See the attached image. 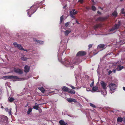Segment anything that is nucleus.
Listing matches in <instances>:
<instances>
[{
  "mask_svg": "<svg viewBox=\"0 0 125 125\" xmlns=\"http://www.w3.org/2000/svg\"><path fill=\"white\" fill-rule=\"evenodd\" d=\"M62 89L64 91H68V88L65 86H63L62 88Z\"/></svg>",
  "mask_w": 125,
  "mask_h": 125,
  "instance_id": "24",
  "label": "nucleus"
},
{
  "mask_svg": "<svg viewBox=\"0 0 125 125\" xmlns=\"http://www.w3.org/2000/svg\"><path fill=\"white\" fill-rule=\"evenodd\" d=\"M123 89L125 91V87H123Z\"/></svg>",
  "mask_w": 125,
  "mask_h": 125,
  "instance_id": "46",
  "label": "nucleus"
},
{
  "mask_svg": "<svg viewBox=\"0 0 125 125\" xmlns=\"http://www.w3.org/2000/svg\"><path fill=\"white\" fill-rule=\"evenodd\" d=\"M38 89L41 91L42 92V93H44L45 91L44 89L42 87H38Z\"/></svg>",
  "mask_w": 125,
  "mask_h": 125,
  "instance_id": "23",
  "label": "nucleus"
},
{
  "mask_svg": "<svg viewBox=\"0 0 125 125\" xmlns=\"http://www.w3.org/2000/svg\"><path fill=\"white\" fill-rule=\"evenodd\" d=\"M71 32V30H66L65 31H63L64 33V35L66 36H68L69 34Z\"/></svg>",
  "mask_w": 125,
  "mask_h": 125,
  "instance_id": "10",
  "label": "nucleus"
},
{
  "mask_svg": "<svg viewBox=\"0 0 125 125\" xmlns=\"http://www.w3.org/2000/svg\"><path fill=\"white\" fill-rule=\"evenodd\" d=\"M76 22H77V23H78V22L77 21H76Z\"/></svg>",
  "mask_w": 125,
  "mask_h": 125,
  "instance_id": "54",
  "label": "nucleus"
},
{
  "mask_svg": "<svg viewBox=\"0 0 125 125\" xmlns=\"http://www.w3.org/2000/svg\"><path fill=\"white\" fill-rule=\"evenodd\" d=\"M92 44H89L88 45L89 49H90V48H91L92 47Z\"/></svg>",
  "mask_w": 125,
  "mask_h": 125,
  "instance_id": "38",
  "label": "nucleus"
},
{
  "mask_svg": "<svg viewBox=\"0 0 125 125\" xmlns=\"http://www.w3.org/2000/svg\"><path fill=\"white\" fill-rule=\"evenodd\" d=\"M99 26V25H96L94 27V29L95 30L96 29L98 28Z\"/></svg>",
  "mask_w": 125,
  "mask_h": 125,
  "instance_id": "36",
  "label": "nucleus"
},
{
  "mask_svg": "<svg viewBox=\"0 0 125 125\" xmlns=\"http://www.w3.org/2000/svg\"><path fill=\"white\" fill-rule=\"evenodd\" d=\"M40 104H38L36 103H35V105L33 107V108L36 110H37L39 108L38 106Z\"/></svg>",
  "mask_w": 125,
  "mask_h": 125,
  "instance_id": "19",
  "label": "nucleus"
},
{
  "mask_svg": "<svg viewBox=\"0 0 125 125\" xmlns=\"http://www.w3.org/2000/svg\"><path fill=\"white\" fill-rule=\"evenodd\" d=\"M109 74H110L112 72V71L110 70L108 72Z\"/></svg>",
  "mask_w": 125,
  "mask_h": 125,
  "instance_id": "40",
  "label": "nucleus"
},
{
  "mask_svg": "<svg viewBox=\"0 0 125 125\" xmlns=\"http://www.w3.org/2000/svg\"><path fill=\"white\" fill-rule=\"evenodd\" d=\"M5 110L7 112H8L9 113V114L10 115H11V109H9L8 108H5Z\"/></svg>",
  "mask_w": 125,
  "mask_h": 125,
  "instance_id": "15",
  "label": "nucleus"
},
{
  "mask_svg": "<svg viewBox=\"0 0 125 125\" xmlns=\"http://www.w3.org/2000/svg\"><path fill=\"white\" fill-rule=\"evenodd\" d=\"M98 90V88L96 86H94L92 88V91L94 92H95Z\"/></svg>",
  "mask_w": 125,
  "mask_h": 125,
  "instance_id": "22",
  "label": "nucleus"
},
{
  "mask_svg": "<svg viewBox=\"0 0 125 125\" xmlns=\"http://www.w3.org/2000/svg\"><path fill=\"white\" fill-rule=\"evenodd\" d=\"M124 67L122 66L121 67L120 65H119L117 67L116 69V70L118 71L121 70L122 69H123Z\"/></svg>",
  "mask_w": 125,
  "mask_h": 125,
  "instance_id": "16",
  "label": "nucleus"
},
{
  "mask_svg": "<svg viewBox=\"0 0 125 125\" xmlns=\"http://www.w3.org/2000/svg\"><path fill=\"white\" fill-rule=\"evenodd\" d=\"M34 41H35V42H36L38 44H42L43 42L42 41L37 40H36L35 39H34Z\"/></svg>",
  "mask_w": 125,
  "mask_h": 125,
  "instance_id": "18",
  "label": "nucleus"
},
{
  "mask_svg": "<svg viewBox=\"0 0 125 125\" xmlns=\"http://www.w3.org/2000/svg\"><path fill=\"white\" fill-rule=\"evenodd\" d=\"M76 61L75 59H74L73 61V62H71V61H70L69 60L66 59L65 61L64 62H63L65 66L67 67L70 66L72 68H73V66H71L72 65L75 63V62Z\"/></svg>",
  "mask_w": 125,
  "mask_h": 125,
  "instance_id": "2",
  "label": "nucleus"
},
{
  "mask_svg": "<svg viewBox=\"0 0 125 125\" xmlns=\"http://www.w3.org/2000/svg\"><path fill=\"white\" fill-rule=\"evenodd\" d=\"M94 0H92V1L93 2H94Z\"/></svg>",
  "mask_w": 125,
  "mask_h": 125,
  "instance_id": "52",
  "label": "nucleus"
},
{
  "mask_svg": "<svg viewBox=\"0 0 125 125\" xmlns=\"http://www.w3.org/2000/svg\"><path fill=\"white\" fill-rule=\"evenodd\" d=\"M13 44L15 47H17L20 50H23V48L21 44H18L16 42H14Z\"/></svg>",
  "mask_w": 125,
  "mask_h": 125,
  "instance_id": "5",
  "label": "nucleus"
},
{
  "mask_svg": "<svg viewBox=\"0 0 125 125\" xmlns=\"http://www.w3.org/2000/svg\"><path fill=\"white\" fill-rule=\"evenodd\" d=\"M63 16L62 15L60 17V23L62 22V21H63Z\"/></svg>",
  "mask_w": 125,
  "mask_h": 125,
  "instance_id": "32",
  "label": "nucleus"
},
{
  "mask_svg": "<svg viewBox=\"0 0 125 125\" xmlns=\"http://www.w3.org/2000/svg\"><path fill=\"white\" fill-rule=\"evenodd\" d=\"M86 54V52L84 51H81L79 52L77 54V56H83Z\"/></svg>",
  "mask_w": 125,
  "mask_h": 125,
  "instance_id": "7",
  "label": "nucleus"
},
{
  "mask_svg": "<svg viewBox=\"0 0 125 125\" xmlns=\"http://www.w3.org/2000/svg\"><path fill=\"white\" fill-rule=\"evenodd\" d=\"M11 77L12 76L11 75L6 76H3V79H11Z\"/></svg>",
  "mask_w": 125,
  "mask_h": 125,
  "instance_id": "25",
  "label": "nucleus"
},
{
  "mask_svg": "<svg viewBox=\"0 0 125 125\" xmlns=\"http://www.w3.org/2000/svg\"><path fill=\"white\" fill-rule=\"evenodd\" d=\"M30 67L27 65H26L24 67V71L26 72H28L29 71Z\"/></svg>",
  "mask_w": 125,
  "mask_h": 125,
  "instance_id": "14",
  "label": "nucleus"
},
{
  "mask_svg": "<svg viewBox=\"0 0 125 125\" xmlns=\"http://www.w3.org/2000/svg\"><path fill=\"white\" fill-rule=\"evenodd\" d=\"M116 70H113V71L114 73H115L116 71Z\"/></svg>",
  "mask_w": 125,
  "mask_h": 125,
  "instance_id": "44",
  "label": "nucleus"
},
{
  "mask_svg": "<svg viewBox=\"0 0 125 125\" xmlns=\"http://www.w3.org/2000/svg\"><path fill=\"white\" fill-rule=\"evenodd\" d=\"M71 23L70 22H68L66 23L65 24V26L66 27H68L69 25Z\"/></svg>",
  "mask_w": 125,
  "mask_h": 125,
  "instance_id": "31",
  "label": "nucleus"
},
{
  "mask_svg": "<svg viewBox=\"0 0 125 125\" xmlns=\"http://www.w3.org/2000/svg\"><path fill=\"white\" fill-rule=\"evenodd\" d=\"M101 84L103 89L104 90H106V86L107 84L106 83L102 81H101Z\"/></svg>",
  "mask_w": 125,
  "mask_h": 125,
  "instance_id": "9",
  "label": "nucleus"
},
{
  "mask_svg": "<svg viewBox=\"0 0 125 125\" xmlns=\"http://www.w3.org/2000/svg\"><path fill=\"white\" fill-rule=\"evenodd\" d=\"M121 0V1L122 0Z\"/></svg>",
  "mask_w": 125,
  "mask_h": 125,
  "instance_id": "56",
  "label": "nucleus"
},
{
  "mask_svg": "<svg viewBox=\"0 0 125 125\" xmlns=\"http://www.w3.org/2000/svg\"><path fill=\"white\" fill-rule=\"evenodd\" d=\"M32 111V109L31 108H29L28 110V111H27V114H29L31 112V111Z\"/></svg>",
  "mask_w": 125,
  "mask_h": 125,
  "instance_id": "30",
  "label": "nucleus"
},
{
  "mask_svg": "<svg viewBox=\"0 0 125 125\" xmlns=\"http://www.w3.org/2000/svg\"><path fill=\"white\" fill-rule=\"evenodd\" d=\"M12 76L11 77V79H12L14 81H19L23 80L24 79L21 78H20L17 76H15L13 75H11Z\"/></svg>",
  "mask_w": 125,
  "mask_h": 125,
  "instance_id": "4",
  "label": "nucleus"
},
{
  "mask_svg": "<svg viewBox=\"0 0 125 125\" xmlns=\"http://www.w3.org/2000/svg\"><path fill=\"white\" fill-rule=\"evenodd\" d=\"M94 84V81H93L91 83V84L90 86L91 87H92Z\"/></svg>",
  "mask_w": 125,
  "mask_h": 125,
  "instance_id": "37",
  "label": "nucleus"
},
{
  "mask_svg": "<svg viewBox=\"0 0 125 125\" xmlns=\"http://www.w3.org/2000/svg\"><path fill=\"white\" fill-rule=\"evenodd\" d=\"M90 106L94 108H95L96 107L95 105H94L93 104L90 103Z\"/></svg>",
  "mask_w": 125,
  "mask_h": 125,
  "instance_id": "33",
  "label": "nucleus"
},
{
  "mask_svg": "<svg viewBox=\"0 0 125 125\" xmlns=\"http://www.w3.org/2000/svg\"><path fill=\"white\" fill-rule=\"evenodd\" d=\"M28 59L29 58H26V57H25L24 56H23L21 58V59L23 61H27Z\"/></svg>",
  "mask_w": 125,
  "mask_h": 125,
  "instance_id": "21",
  "label": "nucleus"
},
{
  "mask_svg": "<svg viewBox=\"0 0 125 125\" xmlns=\"http://www.w3.org/2000/svg\"><path fill=\"white\" fill-rule=\"evenodd\" d=\"M109 86L110 89V92L111 94L113 93V92H112V91H113L116 89L117 86L116 84H115L114 83H110Z\"/></svg>",
  "mask_w": 125,
  "mask_h": 125,
  "instance_id": "3",
  "label": "nucleus"
},
{
  "mask_svg": "<svg viewBox=\"0 0 125 125\" xmlns=\"http://www.w3.org/2000/svg\"><path fill=\"white\" fill-rule=\"evenodd\" d=\"M94 3H93V5H94Z\"/></svg>",
  "mask_w": 125,
  "mask_h": 125,
  "instance_id": "55",
  "label": "nucleus"
},
{
  "mask_svg": "<svg viewBox=\"0 0 125 125\" xmlns=\"http://www.w3.org/2000/svg\"><path fill=\"white\" fill-rule=\"evenodd\" d=\"M101 93L102 94L104 95H105L107 94V93L106 90H104V91H101Z\"/></svg>",
  "mask_w": 125,
  "mask_h": 125,
  "instance_id": "27",
  "label": "nucleus"
},
{
  "mask_svg": "<svg viewBox=\"0 0 125 125\" xmlns=\"http://www.w3.org/2000/svg\"><path fill=\"white\" fill-rule=\"evenodd\" d=\"M78 1L81 3H82L83 2V0H79Z\"/></svg>",
  "mask_w": 125,
  "mask_h": 125,
  "instance_id": "39",
  "label": "nucleus"
},
{
  "mask_svg": "<svg viewBox=\"0 0 125 125\" xmlns=\"http://www.w3.org/2000/svg\"><path fill=\"white\" fill-rule=\"evenodd\" d=\"M113 15L115 16H116L117 15V12L115 11L112 13Z\"/></svg>",
  "mask_w": 125,
  "mask_h": 125,
  "instance_id": "29",
  "label": "nucleus"
},
{
  "mask_svg": "<svg viewBox=\"0 0 125 125\" xmlns=\"http://www.w3.org/2000/svg\"><path fill=\"white\" fill-rule=\"evenodd\" d=\"M72 93L75 94V92L74 91H73L72 92H71Z\"/></svg>",
  "mask_w": 125,
  "mask_h": 125,
  "instance_id": "48",
  "label": "nucleus"
},
{
  "mask_svg": "<svg viewBox=\"0 0 125 125\" xmlns=\"http://www.w3.org/2000/svg\"><path fill=\"white\" fill-rule=\"evenodd\" d=\"M105 45L103 44H101L99 45L98 46V48L99 49H104L105 47Z\"/></svg>",
  "mask_w": 125,
  "mask_h": 125,
  "instance_id": "11",
  "label": "nucleus"
},
{
  "mask_svg": "<svg viewBox=\"0 0 125 125\" xmlns=\"http://www.w3.org/2000/svg\"><path fill=\"white\" fill-rule=\"evenodd\" d=\"M100 8L102 10H103V8Z\"/></svg>",
  "mask_w": 125,
  "mask_h": 125,
  "instance_id": "53",
  "label": "nucleus"
},
{
  "mask_svg": "<svg viewBox=\"0 0 125 125\" xmlns=\"http://www.w3.org/2000/svg\"><path fill=\"white\" fill-rule=\"evenodd\" d=\"M65 7H65H65L64 6V7H63V8H65Z\"/></svg>",
  "mask_w": 125,
  "mask_h": 125,
  "instance_id": "50",
  "label": "nucleus"
},
{
  "mask_svg": "<svg viewBox=\"0 0 125 125\" xmlns=\"http://www.w3.org/2000/svg\"><path fill=\"white\" fill-rule=\"evenodd\" d=\"M123 118L121 117H118L117 119V121L119 122H120L122 121Z\"/></svg>",
  "mask_w": 125,
  "mask_h": 125,
  "instance_id": "20",
  "label": "nucleus"
},
{
  "mask_svg": "<svg viewBox=\"0 0 125 125\" xmlns=\"http://www.w3.org/2000/svg\"><path fill=\"white\" fill-rule=\"evenodd\" d=\"M14 71L15 72L19 74H22L23 73V71L19 69L14 68Z\"/></svg>",
  "mask_w": 125,
  "mask_h": 125,
  "instance_id": "8",
  "label": "nucleus"
},
{
  "mask_svg": "<svg viewBox=\"0 0 125 125\" xmlns=\"http://www.w3.org/2000/svg\"><path fill=\"white\" fill-rule=\"evenodd\" d=\"M97 12V13L98 14H101V13L100 12V11H98Z\"/></svg>",
  "mask_w": 125,
  "mask_h": 125,
  "instance_id": "45",
  "label": "nucleus"
},
{
  "mask_svg": "<svg viewBox=\"0 0 125 125\" xmlns=\"http://www.w3.org/2000/svg\"><path fill=\"white\" fill-rule=\"evenodd\" d=\"M3 118H4L5 119H6L7 118V117L3 115Z\"/></svg>",
  "mask_w": 125,
  "mask_h": 125,
  "instance_id": "43",
  "label": "nucleus"
},
{
  "mask_svg": "<svg viewBox=\"0 0 125 125\" xmlns=\"http://www.w3.org/2000/svg\"><path fill=\"white\" fill-rule=\"evenodd\" d=\"M36 10V6L35 5H33L32 6L30 9L28 10V14L29 15V17H31V15L35 12Z\"/></svg>",
  "mask_w": 125,
  "mask_h": 125,
  "instance_id": "1",
  "label": "nucleus"
},
{
  "mask_svg": "<svg viewBox=\"0 0 125 125\" xmlns=\"http://www.w3.org/2000/svg\"><path fill=\"white\" fill-rule=\"evenodd\" d=\"M104 20V19L102 17H99L98 18L96 21H103Z\"/></svg>",
  "mask_w": 125,
  "mask_h": 125,
  "instance_id": "28",
  "label": "nucleus"
},
{
  "mask_svg": "<svg viewBox=\"0 0 125 125\" xmlns=\"http://www.w3.org/2000/svg\"><path fill=\"white\" fill-rule=\"evenodd\" d=\"M67 100L69 102H76V100L73 98H67Z\"/></svg>",
  "mask_w": 125,
  "mask_h": 125,
  "instance_id": "12",
  "label": "nucleus"
},
{
  "mask_svg": "<svg viewBox=\"0 0 125 125\" xmlns=\"http://www.w3.org/2000/svg\"><path fill=\"white\" fill-rule=\"evenodd\" d=\"M92 9L93 10L95 11L96 10V8L95 6H93L92 7Z\"/></svg>",
  "mask_w": 125,
  "mask_h": 125,
  "instance_id": "34",
  "label": "nucleus"
},
{
  "mask_svg": "<svg viewBox=\"0 0 125 125\" xmlns=\"http://www.w3.org/2000/svg\"><path fill=\"white\" fill-rule=\"evenodd\" d=\"M119 27V25L118 24H115V27L113 28L112 29H111L110 30V31H112L114 30L115 29H117Z\"/></svg>",
  "mask_w": 125,
  "mask_h": 125,
  "instance_id": "17",
  "label": "nucleus"
},
{
  "mask_svg": "<svg viewBox=\"0 0 125 125\" xmlns=\"http://www.w3.org/2000/svg\"><path fill=\"white\" fill-rule=\"evenodd\" d=\"M124 122H125V117L123 118Z\"/></svg>",
  "mask_w": 125,
  "mask_h": 125,
  "instance_id": "49",
  "label": "nucleus"
},
{
  "mask_svg": "<svg viewBox=\"0 0 125 125\" xmlns=\"http://www.w3.org/2000/svg\"><path fill=\"white\" fill-rule=\"evenodd\" d=\"M75 10L73 9L72 10L70 11V16L73 18H74V17L73 15H74L77 13V11H75Z\"/></svg>",
  "mask_w": 125,
  "mask_h": 125,
  "instance_id": "6",
  "label": "nucleus"
},
{
  "mask_svg": "<svg viewBox=\"0 0 125 125\" xmlns=\"http://www.w3.org/2000/svg\"><path fill=\"white\" fill-rule=\"evenodd\" d=\"M124 9H122L121 10V12L122 13L124 14V15L125 16V12H124L123 11H124Z\"/></svg>",
  "mask_w": 125,
  "mask_h": 125,
  "instance_id": "35",
  "label": "nucleus"
},
{
  "mask_svg": "<svg viewBox=\"0 0 125 125\" xmlns=\"http://www.w3.org/2000/svg\"><path fill=\"white\" fill-rule=\"evenodd\" d=\"M71 87H72V88L73 89H75V87L73 86H71Z\"/></svg>",
  "mask_w": 125,
  "mask_h": 125,
  "instance_id": "42",
  "label": "nucleus"
},
{
  "mask_svg": "<svg viewBox=\"0 0 125 125\" xmlns=\"http://www.w3.org/2000/svg\"><path fill=\"white\" fill-rule=\"evenodd\" d=\"M86 100L87 101H88V100L87 99H86Z\"/></svg>",
  "mask_w": 125,
  "mask_h": 125,
  "instance_id": "51",
  "label": "nucleus"
},
{
  "mask_svg": "<svg viewBox=\"0 0 125 125\" xmlns=\"http://www.w3.org/2000/svg\"><path fill=\"white\" fill-rule=\"evenodd\" d=\"M8 100L10 102H12L14 100V99L13 98L10 97L8 98Z\"/></svg>",
  "mask_w": 125,
  "mask_h": 125,
  "instance_id": "26",
  "label": "nucleus"
},
{
  "mask_svg": "<svg viewBox=\"0 0 125 125\" xmlns=\"http://www.w3.org/2000/svg\"><path fill=\"white\" fill-rule=\"evenodd\" d=\"M86 91H91V90L90 89H89V88H88V89L87 88L86 89Z\"/></svg>",
  "mask_w": 125,
  "mask_h": 125,
  "instance_id": "41",
  "label": "nucleus"
},
{
  "mask_svg": "<svg viewBox=\"0 0 125 125\" xmlns=\"http://www.w3.org/2000/svg\"><path fill=\"white\" fill-rule=\"evenodd\" d=\"M60 125H67V124L62 120H60L59 121Z\"/></svg>",
  "mask_w": 125,
  "mask_h": 125,
  "instance_id": "13",
  "label": "nucleus"
},
{
  "mask_svg": "<svg viewBox=\"0 0 125 125\" xmlns=\"http://www.w3.org/2000/svg\"><path fill=\"white\" fill-rule=\"evenodd\" d=\"M24 50V51H26V52H27L28 51V50H27V49H23V50Z\"/></svg>",
  "mask_w": 125,
  "mask_h": 125,
  "instance_id": "47",
  "label": "nucleus"
}]
</instances>
